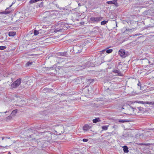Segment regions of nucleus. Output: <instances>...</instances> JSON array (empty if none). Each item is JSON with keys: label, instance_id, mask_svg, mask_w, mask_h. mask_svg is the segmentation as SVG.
Returning a JSON list of instances; mask_svg holds the SVG:
<instances>
[{"label": "nucleus", "instance_id": "nucleus-1", "mask_svg": "<svg viewBox=\"0 0 154 154\" xmlns=\"http://www.w3.org/2000/svg\"><path fill=\"white\" fill-rule=\"evenodd\" d=\"M21 81V79H17L11 85V88L12 89L17 88L20 85Z\"/></svg>", "mask_w": 154, "mask_h": 154}, {"label": "nucleus", "instance_id": "nucleus-2", "mask_svg": "<svg viewBox=\"0 0 154 154\" xmlns=\"http://www.w3.org/2000/svg\"><path fill=\"white\" fill-rule=\"evenodd\" d=\"M103 19V17H92L90 18V20L92 22L97 23L102 20Z\"/></svg>", "mask_w": 154, "mask_h": 154}, {"label": "nucleus", "instance_id": "nucleus-3", "mask_svg": "<svg viewBox=\"0 0 154 154\" xmlns=\"http://www.w3.org/2000/svg\"><path fill=\"white\" fill-rule=\"evenodd\" d=\"M119 55L122 57L125 58L127 56L128 54L126 53L124 50L121 49L119 51Z\"/></svg>", "mask_w": 154, "mask_h": 154}, {"label": "nucleus", "instance_id": "nucleus-4", "mask_svg": "<svg viewBox=\"0 0 154 154\" xmlns=\"http://www.w3.org/2000/svg\"><path fill=\"white\" fill-rule=\"evenodd\" d=\"M137 102L139 103L144 104L146 103L149 104H151L154 106V102H143V101H137Z\"/></svg>", "mask_w": 154, "mask_h": 154}, {"label": "nucleus", "instance_id": "nucleus-5", "mask_svg": "<svg viewBox=\"0 0 154 154\" xmlns=\"http://www.w3.org/2000/svg\"><path fill=\"white\" fill-rule=\"evenodd\" d=\"M91 128V127L88 124H86L83 126V130L84 131H86L89 130Z\"/></svg>", "mask_w": 154, "mask_h": 154}, {"label": "nucleus", "instance_id": "nucleus-6", "mask_svg": "<svg viewBox=\"0 0 154 154\" xmlns=\"http://www.w3.org/2000/svg\"><path fill=\"white\" fill-rule=\"evenodd\" d=\"M44 135H45L47 137H48V138H50L51 135L52 134L51 132L50 131H48L44 132Z\"/></svg>", "mask_w": 154, "mask_h": 154}, {"label": "nucleus", "instance_id": "nucleus-7", "mask_svg": "<svg viewBox=\"0 0 154 154\" xmlns=\"http://www.w3.org/2000/svg\"><path fill=\"white\" fill-rule=\"evenodd\" d=\"M107 3L109 4H114L116 6H118V4L117 3V1L116 0H114L112 1L107 2Z\"/></svg>", "mask_w": 154, "mask_h": 154}, {"label": "nucleus", "instance_id": "nucleus-8", "mask_svg": "<svg viewBox=\"0 0 154 154\" xmlns=\"http://www.w3.org/2000/svg\"><path fill=\"white\" fill-rule=\"evenodd\" d=\"M75 50H75L77 51L75 52L76 53H80L82 51V49H81V48L79 47L76 46L74 48Z\"/></svg>", "mask_w": 154, "mask_h": 154}, {"label": "nucleus", "instance_id": "nucleus-9", "mask_svg": "<svg viewBox=\"0 0 154 154\" xmlns=\"http://www.w3.org/2000/svg\"><path fill=\"white\" fill-rule=\"evenodd\" d=\"M113 72L115 73H117V75H118L120 76H122V74L121 72L119 70L115 69L113 70Z\"/></svg>", "mask_w": 154, "mask_h": 154}, {"label": "nucleus", "instance_id": "nucleus-10", "mask_svg": "<svg viewBox=\"0 0 154 154\" xmlns=\"http://www.w3.org/2000/svg\"><path fill=\"white\" fill-rule=\"evenodd\" d=\"M8 8H7L5 10V11H3L2 12H0V14H5V15L7 14H9L10 13V11H6V10Z\"/></svg>", "mask_w": 154, "mask_h": 154}, {"label": "nucleus", "instance_id": "nucleus-11", "mask_svg": "<svg viewBox=\"0 0 154 154\" xmlns=\"http://www.w3.org/2000/svg\"><path fill=\"white\" fill-rule=\"evenodd\" d=\"M123 150L125 152L127 153L129 152L128 148L126 146H124L123 147Z\"/></svg>", "mask_w": 154, "mask_h": 154}, {"label": "nucleus", "instance_id": "nucleus-12", "mask_svg": "<svg viewBox=\"0 0 154 154\" xmlns=\"http://www.w3.org/2000/svg\"><path fill=\"white\" fill-rule=\"evenodd\" d=\"M16 35V32H9L8 35L9 36H14Z\"/></svg>", "mask_w": 154, "mask_h": 154}, {"label": "nucleus", "instance_id": "nucleus-13", "mask_svg": "<svg viewBox=\"0 0 154 154\" xmlns=\"http://www.w3.org/2000/svg\"><path fill=\"white\" fill-rule=\"evenodd\" d=\"M66 52H59V55H60L61 56H66Z\"/></svg>", "mask_w": 154, "mask_h": 154}, {"label": "nucleus", "instance_id": "nucleus-14", "mask_svg": "<svg viewBox=\"0 0 154 154\" xmlns=\"http://www.w3.org/2000/svg\"><path fill=\"white\" fill-rule=\"evenodd\" d=\"M17 109H15L13 111H12V112L11 113V115L12 116H14L16 113H17Z\"/></svg>", "mask_w": 154, "mask_h": 154}, {"label": "nucleus", "instance_id": "nucleus-15", "mask_svg": "<svg viewBox=\"0 0 154 154\" xmlns=\"http://www.w3.org/2000/svg\"><path fill=\"white\" fill-rule=\"evenodd\" d=\"M40 1H42L43 0H31L29 2L30 4H32Z\"/></svg>", "mask_w": 154, "mask_h": 154}, {"label": "nucleus", "instance_id": "nucleus-16", "mask_svg": "<svg viewBox=\"0 0 154 154\" xmlns=\"http://www.w3.org/2000/svg\"><path fill=\"white\" fill-rule=\"evenodd\" d=\"M106 53L107 54H109L112 52L113 50L111 49H109L108 48L106 49Z\"/></svg>", "mask_w": 154, "mask_h": 154}, {"label": "nucleus", "instance_id": "nucleus-17", "mask_svg": "<svg viewBox=\"0 0 154 154\" xmlns=\"http://www.w3.org/2000/svg\"><path fill=\"white\" fill-rule=\"evenodd\" d=\"M100 121L99 118H96L93 119V122L94 123H96Z\"/></svg>", "mask_w": 154, "mask_h": 154}, {"label": "nucleus", "instance_id": "nucleus-18", "mask_svg": "<svg viewBox=\"0 0 154 154\" xmlns=\"http://www.w3.org/2000/svg\"><path fill=\"white\" fill-rule=\"evenodd\" d=\"M12 118V116L11 115L10 116H8V117H6V121H8L9 120H10Z\"/></svg>", "mask_w": 154, "mask_h": 154}, {"label": "nucleus", "instance_id": "nucleus-19", "mask_svg": "<svg viewBox=\"0 0 154 154\" xmlns=\"http://www.w3.org/2000/svg\"><path fill=\"white\" fill-rule=\"evenodd\" d=\"M108 21L104 20L102 21L101 23V25H104L108 23Z\"/></svg>", "mask_w": 154, "mask_h": 154}, {"label": "nucleus", "instance_id": "nucleus-20", "mask_svg": "<svg viewBox=\"0 0 154 154\" xmlns=\"http://www.w3.org/2000/svg\"><path fill=\"white\" fill-rule=\"evenodd\" d=\"M32 61H28L26 63V66H29V65H32Z\"/></svg>", "mask_w": 154, "mask_h": 154}, {"label": "nucleus", "instance_id": "nucleus-21", "mask_svg": "<svg viewBox=\"0 0 154 154\" xmlns=\"http://www.w3.org/2000/svg\"><path fill=\"white\" fill-rule=\"evenodd\" d=\"M108 126H103L102 127V128L103 130H106L108 129Z\"/></svg>", "mask_w": 154, "mask_h": 154}, {"label": "nucleus", "instance_id": "nucleus-22", "mask_svg": "<svg viewBox=\"0 0 154 154\" xmlns=\"http://www.w3.org/2000/svg\"><path fill=\"white\" fill-rule=\"evenodd\" d=\"M140 145H146V146H149L150 145L149 143H140L139 144Z\"/></svg>", "mask_w": 154, "mask_h": 154}, {"label": "nucleus", "instance_id": "nucleus-23", "mask_svg": "<svg viewBox=\"0 0 154 154\" xmlns=\"http://www.w3.org/2000/svg\"><path fill=\"white\" fill-rule=\"evenodd\" d=\"M6 48V47L5 46H0V50H4Z\"/></svg>", "mask_w": 154, "mask_h": 154}, {"label": "nucleus", "instance_id": "nucleus-24", "mask_svg": "<svg viewBox=\"0 0 154 154\" xmlns=\"http://www.w3.org/2000/svg\"><path fill=\"white\" fill-rule=\"evenodd\" d=\"M34 35H37L39 33V32L38 31L36 30H35L34 31Z\"/></svg>", "mask_w": 154, "mask_h": 154}, {"label": "nucleus", "instance_id": "nucleus-25", "mask_svg": "<svg viewBox=\"0 0 154 154\" xmlns=\"http://www.w3.org/2000/svg\"><path fill=\"white\" fill-rule=\"evenodd\" d=\"M52 68V67H50V68H46V67H43L42 68V70H44V71H45V70H47V69H51Z\"/></svg>", "mask_w": 154, "mask_h": 154}, {"label": "nucleus", "instance_id": "nucleus-26", "mask_svg": "<svg viewBox=\"0 0 154 154\" xmlns=\"http://www.w3.org/2000/svg\"><path fill=\"white\" fill-rule=\"evenodd\" d=\"M43 3L42 2L39 5V7L41 8L43 6Z\"/></svg>", "mask_w": 154, "mask_h": 154}, {"label": "nucleus", "instance_id": "nucleus-27", "mask_svg": "<svg viewBox=\"0 0 154 154\" xmlns=\"http://www.w3.org/2000/svg\"><path fill=\"white\" fill-rule=\"evenodd\" d=\"M138 109L140 110H142L143 108L141 107H138Z\"/></svg>", "mask_w": 154, "mask_h": 154}, {"label": "nucleus", "instance_id": "nucleus-28", "mask_svg": "<svg viewBox=\"0 0 154 154\" xmlns=\"http://www.w3.org/2000/svg\"><path fill=\"white\" fill-rule=\"evenodd\" d=\"M82 141L84 142H87L88 141V139H83L82 140Z\"/></svg>", "mask_w": 154, "mask_h": 154}, {"label": "nucleus", "instance_id": "nucleus-29", "mask_svg": "<svg viewBox=\"0 0 154 154\" xmlns=\"http://www.w3.org/2000/svg\"><path fill=\"white\" fill-rule=\"evenodd\" d=\"M106 51V49L103 50L102 51H101L100 52L102 53V54L104 52H105Z\"/></svg>", "mask_w": 154, "mask_h": 154}, {"label": "nucleus", "instance_id": "nucleus-30", "mask_svg": "<svg viewBox=\"0 0 154 154\" xmlns=\"http://www.w3.org/2000/svg\"><path fill=\"white\" fill-rule=\"evenodd\" d=\"M10 139V137H2V140H4V139Z\"/></svg>", "mask_w": 154, "mask_h": 154}, {"label": "nucleus", "instance_id": "nucleus-31", "mask_svg": "<svg viewBox=\"0 0 154 154\" xmlns=\"http://www.w3.org/2000/svg\"><path fill=\"white\" fill-rule=\"evenodd\" d=\"M132 29H131V30ZM129 30H130V29H126L125 30V31L124 32H127V31H129Z\"/></svg>", "mask_w": 154, "mask_h": 154}, {"label": "nucleus", "instance_id": "nucleus-32", "mask_svg": "<svg viewBox=\"0 0 154 154\" xmlns=\"http://www.w3.org/2000/svg\"><path fill=\"white\" fill-rule=\"evenodd\" d=\"M126 121H124V120H120L119 121V122H122V123H123V122H125Z\"/></svg>", "mask_w": 154, "mask_h": 154}, {"label": "nucleus", "instance_id": "nucleus-33", "mask_svg": "<svg viewBox=\"0 0 154 154\" xmlns=\"http://www.w3.org/2000/svg\"><path fill=\"white\" fill-rule=\"evenodd\" d=\"M1 147H3L5 148H7L8 146H5V147H4V146H1Z\"/></svg>", "mask_w": 154, "mask_h": 154}, {"label": "nucleus", "instance_id": "nucleus-34", "mask_svg": "<svg viewBox=\"0 0 154 154\" xmlns=\"http://www.w3.org/2000/svg\"><path fill=\"white\" fill-rule=\"evenodd\" d=\"M7 111H6V112H0V114H2V113H7Z\"/></svg>", "mask_w": 154, "mask_h": 154}, {"label": "nucleus", "instance_id": "nucleus-35", "mask_svg": "<svg viewBox=\"0 0 154 154\" xmlns=\"http://www.w3.org/2000/svg\"><path fill=\"white\" fill-rule=\"evenodd\" d=\"M78 5H79V6H80L82 5H81V4L80 3H78Z\"/></svg>", "mask_w": 154, "mask_h": 154}, {"label": "nucleus", "instance_id": "nucleus-36", "mask_svg": "<svg viewBox=\"0 0 154 154\" xmlns=\"http://www.w3.org/2000/svg\"><path fill=\"white\" fill-rule=\"evenodd\" d=\"M137 85L138 86H141L140 84V82H139V83L137 84Z\"/></svg>", "mask_w": 154, "mask_h": 154}, {"label": "nucleus", "instance_id": "nucleus-37", "mask_svg": "<svg viewBox=\"0 0 154 154\" xmlns=\"http://www.w3.org/2000/svg\"><path fill=\"white\" fill-rule=\"evenodd\" d=\"M124 109V108L123 107H122V109Z\"/></svg>", "mask_w": 154, "mask_h": 154}, {"label": "nucleus", "instance_id": "nucleus-38", "mask_svg": "<svg viewBox=\"0 0 154 154\" xmlns=\"http://www.w3.org/2000/svg\"><path fill=\"white\" fill-rule=\"evenodd\" d=\"M147 60V61L148 62H149V61L148 60Z\"/></svg>", "mask_w": 154, "mask_h": 154}, {"label": "nucleus", "instance_id": "nucleus-39", "mask_svg": "<svg viewBox=\"0 0 154 154\" xmlns=\"http://www.w3.org/2000/svg\"><path fill=\"white\" fill-rule=\"evenodd\" d=\"M13 4V3L10 6V7H11V6H12V5Z\"/></svg>", "mask_w": 154, "mask_h": 154}, {"label": "nucleus", "instance_id": "nucleus-40", "mask_svg": "<svg viewBox=\"0 0 154 154\" xmlns=\"http://www.w3.org/2000/svg\"><path fill=\"white\" fill-rule=\"evenodd\" d=\"M11 80L13 82V79H12V78H11Z\"/></svg>", "mask_w": 154, "mask_h": 154}, {"label": "nucleus", "instance_id": "nucleus-41", "mask_svg": "<svg viewBox=\"0 0 154 154\" xmlns=\"http://www.w3.org/2000/svg\"><path fill=\"white\" fill-rule=\"evenodd\" d=\"M102 63V62H101L100 63V64H99V65H100Z\"/></svg>", "mask_w": 154, "mask_h": 154}, {"label": "nucleus", "instance_id": "nucleus-42", "mask_svg": "<svg viewBox=\"0 0 154 154\" xmlns=\"http://www.w3.org/2000/svg\"><path fill=\"white\" fill-rule=\"evenodd\" d=\"M116 26L117 25V23H116Z\"/></svg>", "mask_w": 154, "mask_h": 154}]
</instances>
